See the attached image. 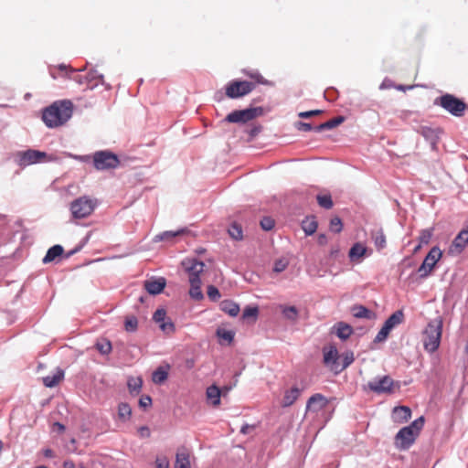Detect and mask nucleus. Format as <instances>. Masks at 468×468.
Wrapping results in <instances>:
<instances>
[{
  "mask_svg": "<svg viewBox=\"0 0 468 468\" xmlns=\"http://www.w3.org/2000/svg\"><path fill=\"white\" fill-rule=\"evenodd\" d=\"M175 468H191L190 451L186 447L181 446L177 449Z\"/></svg>",
  "mask_w": 468,
  "mask_h": 468,
  "instance_id": "2eb2a0df",
  "label": "nucleus"
},
{
  "mask_svg": "<svg viewBox=\"0 0 468 468\" xmlns=\"http://www.w3.org/2000/svg\"><path fill=\"white\" fill-rule=\"evenodd\" d=\"M403 317L404 314L402 311H396L386 320L384 324L392 330L396 325L402 323Z\"/></svg>",
  "mask_w": 468,
  "mask_h": 468,
  "instance_id": "c85d7f7f",
  "label": "nucleus"
},
{
  "mask_svg": "<svg viewBox=\"0 0 468 468\" xmlns=\"http://www.w3.org/2000/svg\"><path fill=\"white\" fill-rule=\"evenodd\" d=\"M132 415V409L127 403H120L118 406V418L122 421H127Z\"/></svg>",
  "mask_w": 468,
  "mask_h": 468,
  "instance_id": "2f4dec72",
  "label": "nucleus"
},
{
  "mask_svg": "<svg viewBox=\"0 0 468 468\" xmlns=\"http://www.w3.org/2000/svg\"><path fill=\"white\" fill-rule=\"evenodd\" d=\"M394 381L388 376H384L379 379L369 381L367 383L368 388L376 393H391L393 390Z\"/></svg>",
  "mask_w": 468,
  "mask_h": 468,
  "instance_id": "f8f14e48",
  "label": "nucleus"
},
{
  "mask_svg": "<svg viewBox=\"0 0 468 468\" xmlns=\"http://www.w3.org/2000/svg\"><path fill=\"white\" fill-rule=\"evenodd\" d=\"M119 164L118 156L110 151H98L93 154V165L97 170L113 169Z\"/></svg>",
  "mask_w": 468,
  "mask_h": 468,
  "instance_id": "0eeeda50",
  "label": "nucleus"
},
{
  "mask_svg": "<svg viewBox=\"0 0 468 468\" xmlns=\"http://www.w3.org/2000/svg\"><path fill=\"white\" fill-rule=\"evenodd\" d=\"M96 347L102 355H108L112 351V344L109 340L103 339L96 344Z\"/></svg>",
  "mask_w": 468,
  "mask_h": 468,
  "instance_id": "4c0bfd02",
  "label": "nucleus"
},
{
  "mask_svg": "<svg viewBox=\"0 0 468 468\" xmlns=\"http://www.w3.org/2000/svg\"><path fill=\"white\" fill-rule=\"evenodd\" d=\"M220 306L221 310L230 316H236L239 312V306L232 301H223Z\"/></svg>",
  "mask_w": 468,
  "mask_h": 468,
  "instance_id": "cd10ccee",
  "label": "nucleus"
},
{
  "mask_svg": "<svg viewBox=\"0 0 468 468\" xmlns=\"http://www.w3.org/2000/svg\"><path fill=\"white\" fill-rule=\"evenodd\" d=\"M261 113V108H248L244 110H236L229 113L224 121L232 123H246L255 119Z\"/></svg>",
  "mask_w": 468,
  "mask_h": 468,
  "instance_id": "1a4fd4ad",
  "label": "nucleus"
},
{
  "mask_svg": "<svg viewBox=\"0 0 468 468\" xmlns=\"http://www.w3.org/2000/svg\"><path fill=\"white\" fill-rule=\"evenodd\" d=\"M434 104L441 106L446 112L455 117L463 116L466 110V103L452 94L446 93L435 99Z\"/></svg>",
  "mask_w": 468,
  "mask_h": 468,
  "instance_id": "39448f33",
  "label": "nucleus"
},
{
  "mask_svg": "<svg viewBox=\"0 0 468 468\" xmlns=\"http://www.w3.org/2000/svg\"><path fill=\"white\" fill-rule=\"evenodd\" d=\"M468 245V229H463L452 240L449 252L453 255H458L463 251Z\"/></svg>",
  "mask_w": 468,
  "mask_h": 468,
  "instance_id": "4468645a",
  "label": "nucleus"
},
{
  "mask_svg": "<svg viewBox=\"0 0 468 468\" xmlns=\"http://www.w3.org/2000/svg\"><path fill=\"white\" fill-rule=\"evenodd\" d=\"M207 296L212 301H217L220 298L219 291L214 285H209L207 291Z\"/></svg>",
  "mask_w": 468,
  "mask_h": 468,
  "instance_id": "c03bdc74",
  "label": "nucleus"
},
{
  "mask_svg": "<svg viewBox=\"0 0 468 468\" xmlns=\"http://www.w3.org/2000/svg\"><path fill=\"white\" fill-rule=\"evenodd\" d=\"M127 385L130 393L138 394L141 390L143 380L140 378H129Z\"/></svg>",
  "mask_w": 468,
  "mask_h": 468,
  "instance_id": "473e14b6",
  "label": "nucleus"
},
{
  "mask_svg": "<svg viewBox=\"0 0 468 468\" xmlns=\"http://www.w3.org/2000/svg\"><path fill=\"white\" fill-rule=\"evenodd\" d=\"M64 378L63 370L58 368L53 375L43 378V384L47 388H53L57 386Z\"/></svg>",
  "mask_w": 468,
  "mask_h": 468,
  "instance_id": "4be33fe9",
  "label": "nucleus"
},
{
  "mask_svg": "<svg viewBox=\"0 0 468 468\" xmlns=\"http://www.w3.org/2000/svg\"><path fill=\"white\" fill-rule=\"evenodd\" d=\"M441 257V250L437 247L432 248L425 257L422 264L418 269L420 276L422 278L427 277L431 272Z\"/></svg>",
  "mask_w": 468,
  "mask_h": 468,
  "instance_id": "9b49d317",
  "label": "nucleus"
},
{
  "mask_svg": "<svg viewBox=\"0 0 468 468\" xmlns=\"http://www.w3.org/2000/svg\"><path fill=\"white\" fill-rule=\"evenodd\" d=\"M242 72L252 80V83H255V86L258 84L261 85H271V82L267 80L258 70H247L243 69Z\"/></svg>",
  "mask_w": 468,
  "mask_h": 468,
  "instance_id": "b1692460",
  "label": "nucleus"
},
{
  "mask_svg": "<svg viewBox=\"0 0 468 468\" xmlns=\"http://www.w3.org/2000/svg\"><path fill=\"white\" fill-rule=\"evenodd\" d=\"M442 331V321L435 319L430 322L423 332V346L428 352H434L438 349Z\"/></svg>",
  "mask_w": 468,
  "mask_h": 468,
  "instance_id": "20e7f679",
  "label": "nucleus"
},
{
  "mask_svg": "<svg viewBox=\"0 0 468 468\" xmlns=\"http://www.w3.org/2000/svg\"><path fill=\"white\" fill-rule=\"evenodd\" d=\"M352 314L356 318H370L371 312L363 305H354L351 308Z\"/></svg>",
  "mask_w": 468,
  "mask_h": 468,
  "instance_id": "7c9ffc66",
  "label": "nucleus"
},
{
  "mask_svg": "<svg viewBox=\"0 0 468 468\" xmlns=\"http://www.w3.org/2000/svg\"><path fill=\"white\" fill-rule=\"evenodd\" d=\"M354 361V356H353V353H346L345 356H344V358H343V363L342 365L339 364V369L340 371L344 370L345 368H346L350 364H352Z\"/></svg>",
  "mask_w": 468,
  "mask_h": 468,
  "instance_id": "09e8293b",
  "label": "nucleus"
},
{
  "mask_svg": "<svg viewBox=\"0 0 468 468\" xmlns=\"http://www.w3.org/2000/svg\"><path fill=\"white\" fill-rule=\"evenodd\" d=\"M138 327V320L135 316H127L124 321V328L127 332H134Z\"/></svg>",
  "mask_w": 468,
  "mask_h": 468,
  "instance_id": "c9c22d12",
  "label": "nucleus"
},
{
  "mask_svg": "<svg viewBox=\"0 0 468 468\" xmlns=\"http://www.w3.org/2000/svg\"><path fill=\"white\" fill-rule=\"evenodd\" d=\"M259 314V309L256 306H248L244 309L242 314V319H250L252 318L253 320H256Z\"/></svg>",
  "mask_w": 468,
  "mask_h": 468,
  "instance_id": "58836bf2",
  "label": "nucleus"
},
{
  "mask_svg": "<svg viewBox=\"0 0 468 468\" xmlns=\"http://www.w3.org/2000/svg\"><path fill=\"white\" fill-rule=\"evenodd\" d=\"M297 128H298V130L304 131V132H310L313 129L314 130V128L312 126V124L307 123V122H299L297 123Z\"/></svg>",
  "mask_w": 468,
  "mask_h": 468,
  "instance_id": "4d7b16f0",
  "label": "nucleus"
},
{
  "mask_svg": "<svg viewBox=\"0 0 468 468\" xmlns=\"http://www.w3.org/2000/svg\"><path fill=\"white\" fill-rule=\"evenodd\" d=\"M43 454L45 457L52 458L54 457V452L51 449L48 448L43 451Z\"/></svg>",
  "mask_w": 468,
  "mask_h": 468,
  "instance_id": "052dcab7",
  "label": "nucleus"
},
{
  "mask_svg": "<svg viewBox=\"0 0 468 468\" xmlns=\"http://www.w3.org/2000/svg\"><path fill=\"white\" fill-rule=\"evenodd\" d=\"M367 248L360 242L355 243L349 252L348 257L351 261H360V260L367 255Z\"/></svg>",
  "mask_w": 468,
  "mask_h": 468,
  "instance_id": "6ab92c4d",
  "label": "nucleus"
},
{
  "mask_svg": "<svg viewBox=\"0 0 468 468\" xmlns=\"http://www.w3.org/2000/svg\"><path fill=\"white\" fill-rule=\"evenodd\" d=\"M335 327L336 335L343 340L347 339L353 333L352 327L344 323H338Z\"/></svg>",
  "mask_w": 468,
  "mask_h": 468,
  "instance_id": "c756f323",
  "label": "nucleus"
},
{
  "mask_svg": "<svg viewBox=\"0 0 468 468\" xmlns=\"http://www.w3.org/2000/svg\"><path fill=\"white\" fill-rule=\"evenodd\" d=\"M141 431H145L146 435H149V430L146 427H142Z\"/></svg>",
  "mask_w": 468,
  "mask_h": 468,
  "instance_id": "69168bd1",
  "label": "nucleus"
},
{
  "mask_svg": "<svg viewBox=\"0 0 468 468\" xmlns=\"http://www.w3.org/2000/svg\"><path fill=\"white\" fill-rule=\"evenodd\" d=\"M411 417V410L407 406H398L393 410V419L396 422H407Z\"/></svg>",
  "mask_w": 468,
  "mask_h": 468,
  "instance_id": "a211bd4d",
  "label": "nucleus"
},
{
  "mask_svg": "<svg viewBox=\"0 0 468 468\" xmlns=\"http://www.w3.org/2000/svg\"><path fill=\"white\" fill-rule=\"evenodd\" d=\"M255 429V426L254 425H250V424H244L241 429H240V432L242 434H248L250 433V431H252L253 430Z\"/></svg>",
  "mask_w": 468,
  "mask_h": 468,
  "instance_id": "13d9d810",
  "label": "nucleus"
},
{
  "mask_svg": "<svg viewBox=\"0 0 468 468\" xmlns=\"http://www.w3.org/2000/svg\"><path fill=\"white\" fill-rule=\"evenodd\" d=\"M424 417L415 420L410 425L403 427L395 436V445L400 450L409 449L416 441L424 426Z\"/></svg>",
  "mask_w": 468,
  "mask_h": 468,
  "instance_id": "7ed1b4c3",
  "label": "nucleus"
},
{
  "mask_svg": "<svg viewBox=\"0 0 468 468\" xmlns=\"http://www.w3.org/2000/svg\"><path fill=\"white\" fill-rule=\"evenodd\" d=\"M260 132H261V128L260 127H254V128L250 130L249 133H250V136L251 138H253L256 135H258Z\"/></svg>",
  "mask_w": 468,
  "mask_h": 468,
  "instance_id": "bf43d9fd",
  "label": "nucleus"
},
{
  "mask_svg": "<svg viewBox=\"0 0 468 468\" xmlns=\"http://www.w3.org/2000/svg\"><path fill=\"white\" fill-rule=\"evenodd\" d=\"M206 394L213 406L217 407L220 404L221 390L216 385L208 387Z\"/></svg>",
  "mask_w": 468,
  "mask_h": 468,
  "instance_id": "5701e85b",
  "label": "nucleus"
},
{
  "mask_svg": "<svg viewBox=\"0 0 468 468\" xmlns=\"http://www.w3.org/2000/svg\"><path fill=\"white\" fill-rule=\"evenodd\" d=\"M420 245H421V244H420L418 247H416L415 251H417L418 250H420Z\"/></svg>",
  "mask_w": 468,
  "mask_h": 468,
  "instance_id": "338daca9",
  "label": "nucleus"
},
{
  "mask_svg": "<svg viewBox=\"0 0 468 468\" xmlns=\"http://www.w3.org/2000/svg\"><path fill=\"white\" fill-rule=\"evenodd\" d=\"M390 331H391L390 328L384 324L382 328L378 333V335L375 338V342H382V341L386 340V338L389 335Z\"/></svg>",
  "mask_w": 468,
  "mask_h": 468,
  "instance_id": "79ce46f5",
  "label": "nucleus"
},
{
  "mask_svg": "<svg viewBox=\"0 0 468 468\" xmlns=\"http://www.w3.org/2000/svg\"><path fill=\"white\" fill-rule=\"evenodd\" d=\"M301 390L297 387H293L285 391L282 400L283 408L292 406L299 398Z\"/></svg>",
  "mask_w": 468,
  "mask_h": 468,
  "instance_id": "aec40b11",
  "label": "nucleus"
},
{
  "mask_svg": "<svg viewBox=\"0 0 468 468\" xmlns=\"http://www.w3.org/2000/svg\"><path fill=\"white\" fill-rule=\"evenodd\" d=\"M54 427L58 430V432H63L65 431V426L59 422H55Z\"/></svg>",
  "mask_w": 468,
  "mask_h": 468,
  "instance_id": "e2e57ef3",
  "label": "nucleus"
},
{
  "mask_svg": "<svg viewBox=\"0 0 468 468\" xmlns=\"http://www.w3.org/2000/svg\"><path fill=\"white\" fill-rule=\"evenodd\" d=\"M327 399L320 393L313 395L307 401V409L313 411H319L325 408Z\"/></svg>",
  "mask_w": 468,
  "mask_h": 468,
  "instance_id": "f3484780",
  "label": "nucleus"
},
{
  "mask_svg": "<svg viewBox=\"0 0 468 468\" xmlns=\"http://www.w3.org/2000/svg\"><path fill=\"white\" fill-rule=\"evenodd\" d=\"M183 233V230L177 231H165L155 237V240H171L176 236Z\"/></svg>",
  "mask_w": 468,
  "mask_h": 468,
  "instance_id": "ea45409f",
  "label": "nucleus"
},
{
  "mask_svg": "<svg viewBox=\"0 0 468 468\" xmlns=\"http://www.w3.org/2000/svg\"><path fill=\"white\" fill-rule=\"evenodd\" d=\"M63 467L64 468H75V464L72 461L68 460L63 463Z\"/></svg>",
  "mask_w": 468,
  "mask_h": 468,
  "instance_id": "0e129e2a",
  "label": "nucleus"
},
{
  "mask_svg": "<svg viewBox=\"0 0 468 468\" xmlns=\"http://www.w3.org/2000/svg\"><path fill=\"white\" fill-rule=\"evenodd\" d=\"M94 208V201L87 197H80L70 204V211L75 218H84L90 216Z\"/></svg>",
  "mask_w": 468,
  "mask_h": 468,
  "instance_id": "6e6552de",
  "label": "nucleus"
},
{
  "mask_svg": "<svg viewBox=\"0 0 468 468\" xmlns=\"http://www.w3.org/2000/svg\"><path fill=\"white\" fill-rule=\"evenodd\" d=\"M345 121V118L343 116H338L335 118H333L325 122H323L317 126L314 127V131L316 132H322L324 130H330L333 128H335L339 124H341Z\"/></svg>",
  "mask_w": 468,
  "mask_h": 468,
  "instance_id": "393cba45",
  "label": "nucleus"
},
{
  "mask_svg": "<svg viewBox=\"0 0 468 468\" xmlns=\"http://www.w3.org/2000/svg\"><path fill=\"white\" fill-rule=\"evenodd\" d=\"M165 316H166V313L164 309H157L154 312L153 318L156 323L161 324L165 321Z\"/></svg>",
  "mask_w": 468,
  "mask_h": 468,
  "instance_id": "603ef678",
  "label": "nucleus"
},
{
  "mask_svg": "<svg viewBox=\"0 0 468 468\" xmlns=\"http://www.w3.org/2000/svg\"><path fill=\"white\" fill-rule=\"evenodd\" d=\"M19 165L27 166L37 163L48 162L51 160L50 157L45 152L38 150L28 149L27 151L18 154Z\"/></svg>",
  "mask_w": 468,
  "mask_h": 468,
  "instance_id": "9d476101",
  "label": "nucleus"
},
{
  "mask_svg": "<svg viewBox=\"0 0 468 468\" xmlns=\"http://www.w3.org/2000/svg\"><path fill=\"white\" fill-rule=\"evenodd\" d=\"M371 239L374 241V244L378 250H383L386 245V236L382 230V229H377L371 231Z\"/></svg>",
  "mask_w": 468,
  "mask_h": 468,
  "instance_id": "412c9836",
  "label": "nucleus"
},
{
  "mask_svg": "<svg viewBox=\"0 0 468 468\" xmlns=\"http://www.w3.org/2000/svg\"><path fill=\"white\" fill-rule=\"evenodd\" d=\"M165 278L152 279L144 282V288L151 294H158L165 289Z\"/></svg>",
  "mask_w": 468,
  "mask_h": 468,
  "instance_id": "dca6fc26",
  "label": "nucleus"
},
{
  "mask_svg": "<svg viewBox=\"0 0 468 468\" xmlns=\"http://www.w3.org/2000/svg\"><path fill=\"white\" fill-rule=\"evenodd\" d=\"M282 313L286 318L291 320H294L297 316V310L294 306L285 307Z\"/></svg>",
  "mask_w": 468,
  "mask_h": 468,
  "instance_id": "8fccbe9b",
  "label": "nucleus"
},
{
  "mask_svg": "<svg viewBox=\"0 0 468 468\" xmlns=\"http://www.w3.org/2000/svg\"><path fill=\"white\" fill-rule=\"evenodd\" d=\"M64 250L60 245H54L48 249L46 256L43 258L44 263L53 261L57 257H59L63 253Z\"/></svg>",
  "mask_w": 468,
  "mask_h": 468,
  "instance_id": "bb28decb",
  "label": "nucleus"
},
{
  "mask_svg": "<svg viewBox=\"0 0 468 468\" xmlns=\"http://www.w3.org/2000/svg\"><path fill=\"white\" fill-rule=\"evenodd\" d=\"M182 267L188 276L190 283L189 295L195 300L203 299L201 291L200 274L204 271L205 263L197 260L196 258H187L182 261Z\"/></svg>",
  "mask_w": 468,
  "mask_h": 468,
  "instance_id": "f03ea898",
  "label": "nucleus"
},
{
  "mask_svg": "<svg viewBox=\"0 0 468 468\" xmlns=\"http://www.w3.org/2000/svg\"><path fill=\"white\" fill-rule=\"evenodd\" d=\"M338 359V351L335 346H330L324 348V363L335 373L340 372Z\"/></svg>",
  "mask_w": 468,
  "mask_h": 468,
  "instance_id": "ddd939ff",
  "label": "nucleus"
},
{
  "mask_svg": "<svg viewBox=\"0 0 468 468\" xmlns=\"http://www.w3.org/2000/svg\"><path fill=\"white\" fill-rule=\"evenodd\" d=\"M217 335L220 339L227 341L229 344L231 343L234 338V333L232 331L221 328L217 330Z\"/></svg>",
  "mask_w": 468,
  "mask_h": 468,
  "instance_id": "a19ab883",
  "label": "nucleus"
},
{
  "mask_svg": "<svg viewBox=\"0 0 468 468\" xmlns=\"http://www.w3.org/2000/svg\"><path fill=\"white\" fill-rule=\"evenodd\" d=\"M160 328L167 335L173 334L176 330L175 324L171 321H164L160 324Z\"/></svg>",
  "mask_w": 468,
  "mask_h": 468,
  "instance_id": "de8ad7c7",
  "label": "nucleus"
},
{
  "mask_svg": "<svg viewBox=\"0 0 468 468\" xmlns=\"http://www.w3.org/2000/svg\"><path fill=\"white\" fill-rule=\"evenodd\" d=\"M287 266H288V261L285 259H280L274 262L273 271L275 272H282L287 268Z\"/></svg>",
  "mask_w": 468,
  "mask_h": 468,
  "instance_id": "a18cd8bd",
  "label": "nucleus"
},
{
  "mask_svg": "<svg viewBox=\"0 0 468 468\" xmlns=\"http://www.w3.org/2000/svg\"><path fill=\"white\" fill-rule=\"evenodd\" d=\"M156 468H169L170 463L166 457H157L155 460Z\"/></svg>",
  "mask_w": 468,
  "mask_h": 468,
  "instance_id": "5fc2aeb1",
  "label": "nucleus"
},
{
  "mask_svg": "<svg viewBox=\"0 0 468 468\" xmlns=\"http://www.w3.org/2000/svg\"><path fill=\"white\" fill-rule=\"evenodd\" d=\"M322 112L320 110H314V111H308V112H302L298 115L300 118H310L315 115H318Z\"/></svg>",
  "mask_w": 468,
  "mask_h": 468,
  "instance_id": "6e6d98bb",
  "label": "nucleus"
},
{
  "mask_svg": "<svg viewBox=\"0 0 468 468\" xmlns=\"http://www.w3.org/2000/svg\"><path fill=\"white\" fill-rule=\"evenodd\" d=\"M139 406L146 410L152 406V399L148 395H143L139 399Z\"/></svg>",
  "mask_w": 468,
  "mask_h": 468,
  "instance_id": "3c124183",
  "label": "nucleus"
},
{
  "mask_svg": "<svg viewBox=\"0 0 468 468\" xmlns=\"http://www.w3.org/2000/svg\"><path fill=\"white\" fill-rule=\"evenodd\" d=\"M343 229V224L338 217L333 218L330 221V230L339 233Z\"/></svg>",
  "mask_w": 468,
  "mask_h": 468,
  "instance_id": "37998d69",
  "label": "nucleus"
},
{
  "mask_svg": "<svg viewBox=\"0 0 468 468\" xmlns=\"http://www.w3.org/2000/svg\"><path fill=\"white\" fill-rule=\"evenodd\" d=\"M326 241H327V238L324 234H320L318 236V243L320 245H324L326 243Z\"/></svg>",
  "mask_w": 468,
  "mask_h": 468,
  "instance_id": "680f3d73",
  "label": "nucleus"
},
{
  "mask_svg": "<svg viewBox=\"0 0 468 468\" xmlns=\"http://www.w3.org/2000/svg\"><path fill=\"white\" fill-rule=\"evenodd\" d=\"M317 221L314 217H308L302 222V229L306 235L314 234L317 229Z\"/></svg>",
  "mask_w": 468,
  "mask_h": 468,
  "instance_id": "a878e982",
  "label": "nucleus"
},
{
  "mask_svg": "<svg viewBox=\"0 0 468 468\" xmlns=\"http://www.w3.org/2000/svg\"><path fill=\"white\" fill-rule=\"evenodd\" d=\"M228 231H229L230 237L233 238L234 239L239 240V239H242V238H243L242 228L239 224H238L236 222H233L229 226Z\"/></svg>",
  "mask_w": 468,
  "mask_h": 468,
  "instance_id": "72a5a7b5",
  "label": "nucleus"
},
{
  "mask_svg": "<svg viewBox=\"0 0 468 468\" xmlns=\"http://www.w3.org/2000/svg\"><path fill=\"white\" fill-rule=\"evenodd\" d=\"M261 227L264 230H271L274 227V220L270 217H265L261 220Z\"/></svg>",
  "mask_w": 468,
  "mask_h": 468,
  "instance_id": "49530a36",
  "label": "nucleus"
},
{
  "mask_svg": "<svg viewBox=\"0 0 468 468\" xmlns=\"http://www.w3.org/2000/svg\"><path fill=\"white\" fill-rule=\"evenodd\" d=\"M72 112L73 104L70 101H58L43 111L42 120L48 128H57L65 124Z\"/></svg>",
  "mask_w": 468,
  "mask_h": 468,
  "instance_id": "f257e3e1",
  "label": "nucleus"
},
{
  "mask_svg": "<svg viewBox=\"0 0 468 468\" xmlns=\"http://www.w3.org/2000/svg\"><path fill=\"white\" fill-rule=\"evenodd\" d=\"M168 377L167 372L163 367H158L152 376V379L156 384H161L166 380Z\"/></svg>",
  "mask_w": 468,
  "mask_h": 468,
  "instance_id": "f704fd0d",
  "label": "nucleus"
},
{
  "mask_svg": "<svg viewBox=\"0 0 468 468\" xmlns=\"http://www.w3.org/2000/svg\"><path fill=\"white\" fill-rule=\"evenodd\" d=\"M37 468H48L47 466H44V465H41V466H38Z\"/></svg>",
  "mask_w": 468,
  "mask_h": 468,
  "instance_id": "774afa93",
  "label": "nucleus"
},
{
  "mask_svg": "<svg viewBox=\"0 0 468 468\" xmlns=\"http://www.w3.org/2000/svg\"><path fill=\"white\" fill-rule=\"evenodd\" d=\"M317 202L320 207H322L325 209H330L334 205L330 195L317 196Z\"/></svg>",
  "mask_w": 468,
  "mask_h": 468,
  "instance_id": "e433bc0d",
  "label": "nucleus"
},
{
  "mask_svg": "<svg viewBox=\"0 0 468 468\" xmlns=\"http://www.w3.org/2000/svg\"><path fill=\"white\" fill-rule=\"evenodd\" d=\"M255 89V83L247 80H232L225 88L226 96L238 99L248 95Z\"/></svg>",
  "mask_w": 468,
  "mask_h": 468,
  "instance_id": "423d86ee",
  "label": "nucleus"
},
{
  "mask_svg": "<svg viewBox=\"0 0 468 468\" xmlns=\"http://www.w3.org/2000/svg\"><path fill=\"white\" fill-rule=\"evenodd\" d=\"M431 231L429 229L422 230L420 235V244H428L431 238Z\"/></svg>",
  "mask_w": 468,
  "mask_h": 468,
  "instance_id": "864d4df0",
  "label": "nucleus"
}]
</instances>
